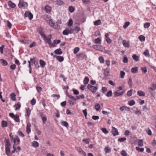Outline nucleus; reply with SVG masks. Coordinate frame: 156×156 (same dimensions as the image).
<instances>
[{"mask_svg":"<svg viewBox=\"0 0 156 156\" xmlns=\"http://www.w3.org/2000/svg\"><path fill=\"white\" fill-rule=\"evenodd\" d=\"M28 5V4L26 2H25L23 0H20V2L18 4L19 7L22 9L27 7Z\"/></svg>","mask_w":156,"mask_h":156,"instance_id":"1","label":"nucleus"},{"mask_svg":"<svg viewBox=\"0 0 156 156\" xmlns=\"http://www.w3.org/2000/svg\"><path fill=\"white\" fill-rule=\"evenodd\" d=\"M87 87V88L93 94L98 89L97 87L92 86L90 84H88Z\"/></svg>","mask_w":156,"mask_h":156,"instance_id":"2","label":"nucleus"},{"mask_svg":"<svg viewBox=\"0 0 156 156\" xmlns=\"http://www.w3.org/2000/svg\"><path fill=\"white\" fill-rule=\"evenodd\" d=\"M47 18L45 19V20L48 22L49 24L54 28H57V27L55 25V23H54L52 20L49 18L48 16H47Z\"/></svg>","mask_w":156,"mask_h":156,"instance_id":"3","label":"nucleus"},{"mask_svg":"<svg viewBox=\"0 0 156 156\" xmlns=\"http://www.w3.org/2000/svg\"><path fill=\"white\" fill-rule=\"evenodd\" d=\"M24 16L26 17H28L30 20L33 18V15L29 11H26L24 14Z\"/></svg>","mask_w":156,"mask_h":156,"instance_id":"4","label":"nucleus"},{"mask_svg":"<svg viewBox=\"0 0 156 156\" xmlns=\"http://www.w3.org/2000/svg\"><path fill=\"white\" fill-rule=\"evenodd\" d=\"M125 90H123L121 92H119V90H116L114 93V97H117L122 96L125 93Z\"/></svg>","mask_w":156,"mask_h":156,"instance_id":"5","label":"nucleus"},{"mask_svg":"<svg viewBox=\"0 0 156 156\" xmlns=\"http://www.w3.org/2000/svg\"><path fill=\"white\" fill-rule=\"evenodd\" d=\"M51 37L49 38L48 37L46 36L45 37L43 38V39L46 43H48L49 45L52 46L53 44L51 41Z\"/></svg>","mask_w":156,"mask_h":156,"instance_id":"6","label":"nucleus"},{"mask_svg":"<svg viewBox=\"0 0 156 156\" xmlns=\"http://www.w3.org/2000/svg\"><path fill=\"white\" fill-rule=\"evenodd\" d=\"M112 132L114 136L118 135L119 134L118 129L115 127H112Z\"/></svg>","mask_w":156,"mask_h":156,"instance_id":"7","label":"nucleus"},{"mask_svg":"<svg viewBox=\"0 0 156 156\" xmlns=\"http://www.w3.org/2000/svg\"><path fill=\"white\" fill-rule=\"evenodd\" d=\"M31 124L30 123L28 122L27 124V126L26 128V132L28 134H29L31 132L30 130Z\"/></svg>","mask_w":156,"mask_h":156,"instance_id":"8","label":"nucleus"},{"mask_svg":"<svg viewBox=\"0 0 156 156\" xmlns=\"http://www.w3.org/2000/svg\"><path fill=\"white\" fill-rule=\"evenodd\" d=\"M120 110L121 111H123L125 110H126L127 111H129L130 110V108L127 107L125 106H123L121 107L120 108Z\"/></svg>","mask_w":156,"mask_h":156,"instance_id":"9","label":"nucleus"},{"mask_svg":"<svg viewBox=\"0 0 156 156\" xmlns=\"http://www.w3.org/2000/svg\"><path fill=\"white\" fill-rule=\"evenodd\" d=\"M5 147H10L11 144L9 139L6 138L5 140Z\"/></svg>","mask_w":156,"mask_h":156,"instance_id":"10","label":"nucleus"},{"mask_svg":"<svg viewBox=\"0 0 156 156\" xmlns=\"http://www.w3.org/2000/svg\"><path fill=\"white\" fill-rule=\"evenodd\" d=\"M20 41L22 43L26 44H28L30 42V41H29V40L27 38L22 39L20 40Z\"/></svg>","mask_w":156,"mask_h":156,"instance_id":"11","label":"nucleus"},{"mask_svg":"<svg viewBox=\"0 0 156 156\" xmlns=\"http://www.w3.org/2000/svg\"><path fill=\"white\" fill-rule=\"evenodd\" d=\"M45 9L47 13H50L51 11V8L49 5H47L45 7Z\"/></svg>","mask_w":156,"mask_h":156,"instance_id":"12","label":"nucleus"},{"mask_svg":"<svg viewBox=\"0 0 156 156\" xmlns=\"http://www.w3.org/2000/svg\"><path fill=\"white\" fill-rule=\"evenodd\" d=\"M155 90H156V84H153L151 87L148 88V90L150 92H151L150 90L152 91H154Z\"/></svg>","mask_w":156,"mask_h":156,"instance_id":"13","label":"nucleus"},{"mask_svg":"<svg viewBox=\"0 0 156 156\" xmlns=\"http://www.w3.org/2000/svg\"><path fill=\"white\" fill-rule=\"evenodd\" d=\"M39 63L40 65L43 68H44L45 67L46 64L45 62L42 59H40V60Z\"/></svg>","mask_w":156,"mask_h":156,"instance_id":"14","label":"nucleus"},{"mask_svg":"<svg viewBox=\"0 0 156 156\" xmlns=\"http://www.w3.org/2000/svg\"><path fill=\"white\" fill-rule=\"evenodd\" d=\"M54 53L57 55H60L62 54V52L61 51V49L59 48L55 50L54 51Z\"/></svg>","mask_w":156,"mask_h":156,"instance_id":"15","label":"nucleus"},{"mask_svg":"<svg viewBox=\"0 0 156 156\" xmlns=\"http://www.w3.org/2000/svg\"><path fill=\"white\" fill-rule=\"evenodd\" d=\"M122 44L123 46L126 48H129V44L128 42H127L125 40H123L122 41Z\"/></svg>","mask_w":156,"mask_h":156,"instance_id":"16","label":"nucleus"},{"mask_svg":"<svg viewBox=\"0 0 156 156\" xmlns=\"http://www.w3.org/2000/svg\"><path fill=\"white\" fill-rule=\"evenodd\" d=\"M69 34H71V32L68 29L65 30L62 32V34L64 35H67Z\"/></svg>","mask_w":156,"mask_h":156,"instance_id":"17","label":"nucleus"},{"mask_svg":"<svg viewBox=\"0 0 156 156\" xmlns=\"http://www.w3.org/2000/svg\"><path fill=\"white\" fill-rule=\"evenodd\" d=\"M137 94L140 96H144L145 95V93L141 90H139L137 92Z\"/></svg>","mask_w":156,"mask_h":156,"instance_id":"18","label":"nucleus"},{"mask_svg":"<svg viewBox=\"0 0 156 156\" xmlns=\"http://www.w3.org/2000/svg\"><path fill=\"white\" fill-rule=\"evenodd\" d=\"M138 68L137 67L132 68L131 69V71L133 73H136L138 72Z\"/></svg>","mask_w":156,"mask_h":156,"instance_id":"19","label":"nucleus"},{"mask_svg":"<svg viewBox=\"0 0 156 156\" xmlns=\"http://www.w3.org/2000/svg\"><path fill=\"white\" fill-rule=\"evenodd\" d=\"M32 146L34 147H37L39 146V144L36 141H34L32 142Z\"/></svg>","mask_w":156,"mask_h":156,"instance_id":"20","label":"nucleus"},{"mask_svg":"<svg viewBox=\"0 0 156 156\" xmlns=\"http://www.w3.org/2000/svg\"><path fill=\"white\" fill-rule=\"evenodd\" d=\"M8 5L11 8H14L16 7V5L11 1L9 2Z\"/></svg>","mask_w":156,"mask_h":156,"instance_id":"21","label":"nucleus"},{"mask_svg":"<svg viewBox=\"0 0 156 156\" xmlns=\"http://www.w3.org/2000/svg\"><path fill=\"white\" fill-rule=\"evenodd\" d=\"M61 124L62 125L66 127H68L69 126V125L68 122L66 121H61Z\"/></svg>","mask_w":156,"mask_h":156,"instance_id":"22","label":"nucleus"},{"mask_svg":"<svg viewBox=\"0 0 156 156\" xmlns=\"http://www.w3.org/2000/svg\"><path fill=\"white\" fill-rule=\"evenodd\" d=\"M6 154L7 155H9L10 154V150L9 147H5Z\"/></svg>","mask_w":156,"mask_h":156,"instance_id":"23","label":"nucleus"},{"mask_svg":"<svg viewBox=\"0 0 156 156\" xmlns=\"http://www.w3.org/2000/svg\"><path fill=\"white\" fill-rule=\"evenodd\" d=\"M8 124L6 121H2V126L3 128L7 126Z\"/></svg>","mask_w":156,"mask_h":156,"instance_id":"24","label":"nucleus"},{"mask_svg":"<svg viewBox=\"0 0 156 156\" xmlns=\"http://www.w3.org/2000/svg\"><path fill=\"white\" fill-rule=\"evenodd\" d=\"M143 54L147 57H149L150 56L149 51L148 49H147L144 52Z\"/></svg>","mask_w":156,"mask_h":156,"instance_id":"25","label":"nucleus"},{"mask_svg":"<svg viewBox=\"0 0 156 156\" xmlns=\"http://www.w3.org/2000/svg\"><path fill=\"white\" fill-rule=\"evenodd\" d=\"M14 107H16L15 110H17L19 109L21 107V104L20 102H18L17 104H15Z\"/></svg>","mask_w":156,"mask_h":156,"instance_id":"26","label":"nucleus"},{"mask_svg":"<svg viewBox=\"0 0 156 156\" xmlns=\"http://www.w3.org/2000/svg\"><path fill=\"white\" fill-rule=\"evenodd\" d=\"M109 71L108 69H105L104 70V75L106 76H108L109 75Z\"/></svg>","mask_w":156,"mask_h":156,"instance_id":"27","label":"nucleus"},{"mask_svg":"<svg viewBox=\"0 0 156 156\" xmlns=\"http://www.w3.org/2000/svg\"><path fill=\"white\" fill-rule=\"evenodd\" d=\"M111 148L108 147H105L104 149V151L106 153H110L111 151Z\"/></svg>","mask_w":156,"mask_h":156,"instance_id":"28","label":"nucleus"},{"mask_svg":"<svg viewBox=\"0 0 156 156\" xmlns=\"http://www.w3.org/2000/svg\"><path fill=\"white\" fill-rule=\"evenodd\" d=\"M56 58V59L60 62H62L64 60V58L62 56H57Z\"/></svg>","mask_w":156,"mask_h":156,"instance_id":"29","label":"nucleus"},{"mask_svg":"<svg viewBox=\"0 0 156 156\" xmlns=\"http://www.w3.org/2000/svg\"><path fill=\"white\" fill-rule=\"evenodd\" d=\"M1 63L4 66H6L8 65V63L6 61L3 59L0 60Z\"/></svg>","mask_w":156,"mask_h":156,"instance_id":"30","label":"nucleus"},{"mask_svg":"<svg viewBox=\"0 0 156 156\" xmlns=\"http://www.w3.org/2000/svg\"><path fill=\"white\" fill-rule=\"evenodd\" d=\"M89 81V79L87 77H85L83 80V83L85 84L88 83Z\"/></svg>","mask_w":156,"mask_h":156,"instance_id":"31","label":"nucleus"},{"mask_svg":"<svg viewBox=\"0 0 156 156\" xmlns=\"http://www.w3.org/2000/svg\"><path fill=\"white\" fill-rule=\"evenodd\" d=\"M101 21L100 20H98L95 21L94 23V24L95 26H98L101 25Z\"/></svg>","mask_w":156,"mask_h":156,"instance_id":"32","label":"nucleus"},{"mask_svg":"<svg viewBox=\"0 0 156 156\" xmlns=\"http://www.w3.org/2000/svg\"><path fill=\"white\" fill-rule=\"evenodd\" d=\"M137 144L140 147L143 146V140H138Z\"/></svg>","mask_w":156,"mask_h":156,"instance_id":"33","label":"nucleus"},{"mask_svg":"<svg viewBox=\"0 0 156 156\" xmlns=\"http://www.w3.org/2000/svg\"><path fill=\"white\" fill-rule=\"evenodd\" d=\"M133 59L136 62H137L139 61V57L135 54H133L132 56Z\"/></svg>","mask_w":156,"mask_h":156,"instance_id":"34","label":"nucleus"},{"mask_svg":"<svg viewBox=\"0 0 156 156\" xmlns=\"http://www.w3.org/2000/svg\"><path fill=\"white\" fill-rule=\"evenodd\" d=\"M128 104L129 105L132 106L135 104V102L133 100H131L129 101Z\"/></svg>","mask_w":156,"mask_h":156,"instance_id":"35","label":"nucleus"},{"mask_svg":"<svg viewBox=\"0 0 156 156\" xmlns=\"http://www.w3.org/2000/svg\"><path fill=\"white\" fill-rule=\"evenodd\" d=\"M94 42L95 44H100L101 43V40L99 38H98L94 40Z\"/></svg>","mask_w":156,"mask_h":156,"instance_id":"36","label":"nucleus"},{"mask_svg":"<svg viewBox=\"0 0 156 156\" xmlns=\"http://www.w3.org/2000/svg\"><path fill=\"white\" fill-rule=\"evenodd\" d=\"M11 99L13 101H15L16 100V95L14 93H12L11 94Z\"/></svg>","mask_w":156,"mask_h":156,"instance_id":"37","label":"nucleus"},{"mask_svg":"<svg viewBox=\"0 0 156 156\" xmlns=\"http://www.w3.org/2000/svg\"><path fill=\"white\" fill-rule=\"evenodd\" d=\"M128 83L130 87H132L133 83L132 79L131 77L129 78Z\"/></svg>","mask_w":156,"mask_h":156,"instance_id":"38","label":"nucleus"},{"mask_svg":"<svg viewBox=\"0 0 156 156\" xmlns=\"http://www.w3.org/2000/svg\"><path fill=\"white\" fill-rule=\"evenodd\" d=\"M15 120L17 122H20L19 117L18 115H16L15 117L14 118Z\"/></svg>","mask_w":156,"mask_h":156,"instance_id":"39","label":"nucleus"},{"mask_svg":"<svg viewBox=\"0 0 156 156\" xmlns=\"http://www.w3.org/2000/svg\"><path fill=\"white\" fill-rule=\"evenodd\" d=\"M100 106L99 104L97 103L95 104V108L97 111H98L100 110Z\"/></svg>","mask_w":156,"mask_h":156,"instance_id":"40","label":"nucleus"},{"mask_svg":"<svg viewBox=\"0 0 156 156\" xmlns=\"http://www.w3.org/2000/svg\"><path fill=\"white\" fill-rule=\"evenodd\" d=\"M130 24L129 22H126L123 26V27L124 28H126Z\"/></svg>","mask_w":156,"mask_h":156,"instance_id":"41","label":"nucleus"},{"mask_svg":"<svg viewBox=\"0 0 156 156\" xmlns=\"http://www.w3.org/2000/svg\"><path fill=\"white\" fill-rule=\"evenodd\" d=\"M139 39L141 41H144L145 40V37L143 35H140L139 37Z\"/></svg>","mask_w":156,"mask_h":156,"instance_id":"42","label":"nucleus"},{"mask_svg":"<svg viewBox=\"0 0 156 156\" xmlns=\"http://www.w3.org/2000/svg\"><path fill=\"white\" fill-rule=\"evenodd\" d=\"M9 136L11 138V140L13 141V142H14V143H16V139H15V138L13 137V136L12 135V133H11L9 134Z\"/></svg>","mask_w":156,"mask_h":156,"instance_id":"43","label":"nucleus"},{"mask_svg":"<svg viewBox=\"0 0 156 156\" xmlns=\"http://www.w3.org/2000/svg\"><path fill=\"white\" fill-rule=\"evenodd\" d=\"M136 149L137 151H140L141 152H143L144 150V149L143 148H140L138 147H136Z\"/></svg>","mask_w":156,"mask_h":156,"instance_id":"44","label":"nucleus"},{"mask_svg":"<svg viewBox=\"0 0 156 156\" xmlns=\"http://www.w3.org/2000/svg\"><path fill=\"white\" fill-rule=\"evenodd\" d=\"M133 93V90L131 89L130 90L128 91L127 93V95L128 97L131 96Z\"/></svg>","mask_w":156,"mask_h":156,"instance_id":"45","label":"nucleus"},{"mask_svg":"<svg viewBox=\"0 0 156 156\" xmlns=\"http://www.w3.org/2000/svg\"><path fill=\"white\" fill-rule=\"evenodd\" d=\"M26 113H27V116L28 117L30 116V114L31 111L30 109L29 108H27L26 109Z\"/></svg>","mask_w":156,"mask_h":156,"instance_id":"46","label":"nucleus"},{"mask_svg":"<svg viewBox=\"0 0 156 156\" xmlns=\"http://www.w3.org/2000/svg\"><path fill=\"white\" fill-rule=\"evenodd\" d=\"M74 8L72 6H70L69 8V10L71 13L73 12L74 11Z\"/></svg>","mask_w":156,"mask_h":156,"instance_id":"47","label":"nucleus"},{"mask_svg":"<svg viewBox=\"0 0 156 156\" xmlns=\"http://www.w3.org/2000/svg\"><path fill=\"white\" fill-rule=\"evenodd\" d=\"M150 24L149 23H145L144 24V27L145 28H147L150 26Z\"/></svg>","mask_w":156,"mask_h":156,"instance_id":"48","label":"nucleus"},{"mask_svg":"<svg viewBox=\"0 0 156 156\" xmlns=\"http://www.w3.org/2000/svg\"><path fill=\"white\" fill-rule=\"evenodd\" d=\"M99 61L101 63H104L105 61L103 57L102 56H100L99 58Z\"/></svg>","mask_w":156,"mask_h":156,"instance_id":"49","label":"nucleus"},{"mask_svg":"<svg viewBox=\"0 0 156 156\" xmlns=\"http://www.w3.org/2000/svg\"><path fill=\"white\" fill-rule=\"evenodd\" d=\"M123 62L124 63H127L128 62V59L126 55L124 56Z\"/></svg>","mask_w":156,"mask_h":156,"instance_id":"50","label":"nucleus"},{"mask_svg":"<svg viewBox=\"0 0 156 156\" xmlns=\"http://www.w3.org/2000/svg\"><path fill=\"white\" fill-rule=\"evenodd\" d=\"M68 102L69 104L71 105H73L76 103L75 102V101H72L71 100H69L68 101Z\"/></svg>","mask_w":156,"mask_h":156,"instance_id":"51","label":"nucleus"},{"mask_svg":"<svg viewBox=\"0 0 156 156\" xmlns=\"http://www.w3.org/2000/svg\"><path fill=\"white\" fill-rule=\"evenodd\" d=\"M80 48L78 47L75 48L73 50V52L74 54H76L79 50Z\"/></svg>","mask_w":156,"mask_h":156,"instance_id":"52","label":"nucleus"},{"mask_svg":"<svg viewBox=\"0 0 156 156\" xmlns=\"http://www.w3.org/2000/svg\"><path fill=\"white\" fill-rule=\"evenodd\" d=\"M81 30L80 28L79 27H76L74 29V30L75 31L76 33H78Z\"/></svg>","mask_w":156,"mask_h":156,"instance_id":"53","label":"nucleus"},{"mask_svg":"<svg viewBox=\"0 0 156 156\" xmlns=\"http://www.w3.org/2000/svg\"><path fill=\"white\" fill-rule=\"evenodd\" d=\"M73 20H72V19H69V21L68 22V26H71L73 25Z\"/></svg>","mask_w":156,"mask_h":156,"instance_id":"54","label":"nucleus"},{"mask_svg":"<svg viewBox=\"0 0 156 156\" xmlns=\"http://www.w3.org/2000/svg\"><path fill=\"white\" fill-rule=\"evenodd\" d=\"M93 48L96 50H99L100 48L99 45H94L93 46Z\"/></svg>","mask_w":156,"mask_h":156,"instance_id":"55","label":"nucleus"},{"mask_svg":"<svg viewBox=\"0 0 156 156\" xmlns=\"http://www.w3.org/2000/svg\"><path fill=\"white\" fill-rule=\"evenodd\" d=\"M36 103V100L35 99L33 98L31 100L30 102V103L32 105H34Z\"/></svg>","mask_w":156,"mask_h":156,"instance_id":"56","label":"nucleus"},{"mask_svg":"<svg viewBox=\"0 0 156 156\" xmlns=\"http://www.w3.org/2000/svg\"><path fill=\"white\" fill-rule=\"evenodd\" d=\"M112 95V92L111 90L109 91L107 93L106 96L108 97H111Z\"/></svg>","mask_w":156,"mask_h":156,"instance_id":"57","label":"nucleus"},{"mask_svg":"<svg viewBox=\"0 0 156 156\" xmlns=\"http://www.w3.org/2000/svg\"><path fill=\"white\" fill-rule=\"evenodd\" d=\"M101 130L105 134H107L108 133V131L105 128H102Z\"/></svg>","mask_w":156,"mask_h":156,"instance_id":"58","label":"nucleus"},{"mask_svg":"<svg viewBox=\"0 0 156 156\" xmlns=\"http://www.w3.org/2000/svg\"><path fill=\"white\" fill-rule=\"evenodd\" d=\"M36 89L37 91L39 93H40L41 91L42 90L41 87L38 86H37L36 87Z\"/></svg>","mask_w":156,"mask_h":156,"instance_id":"59","label":"nucleus"},{"mask_svg":"<svg viewBox=\"0 0 156 156\" xmlns=\"http://www.w3.org/2000/svg\"><path fill=\"white\" fill-rule=\"evenodd\" d=\"M120 74L121 76V78H123L124 77L125 73L123 71H120Z\"/></svg>","mask_w":156,"mask_h":156,"instance_id":"60","label":"nucleus"},{"mask_svg":"<svg viewBox=\"0 0 156 156\" xmlns=\"http://www.w3.org/2000/svg\"><path fill=\"white\" fill-rule=\"evenodd\" d=\"M126 140V138L125 137H122L119 138L118 140L120 142H123Z\"/></svg>","mask_w":156,"mask_h":156,"instance_id":"61","label":"nucleus"},{"mask_svg":"<svg viewBox=\"0 0 156 156\" xmlns=\"http://www.w3.org/2000/svg\"><path fill=\"white\" fill-rule=\"evenodd\" d=\"M121 154L122 156H127V154L124 150H122L121 152Z\"/></svg>","mask_w":156,"mask_h":156,"instance_id":"62","label":"nucleus"},{"mask_svg":"<svg viewBox=\"0 0 156 156\" xmlns=\"http://www.w3.org/2000/svg\"><path fill=\"white\" fill-rule=\"evenodd\" d=\"M141 69L142 70V72L144 73H146L147 72V69L145 67H142Z\"/></svg>","mask_w":156,"mask_h":156,"instance_id":"63","label":"nucleus"},{"mask_svg":"<svg viewBox=\"0 0 156 156\" xmlns=\"http://www.w3.org/2000/svg\"><path fill=\"white\" fill-rule=\"evenodd\" d=\"M42 119V120L43 123L45 124L46 122V121L47 120V118L46 116H42L41 117Z\"/></svg>","mask_w":156,"mask_h":156,"instance_id":"64","label":"nucleus"}]
</instances>
